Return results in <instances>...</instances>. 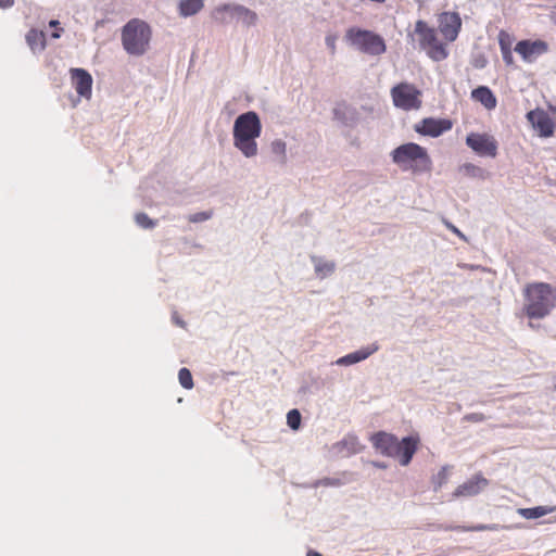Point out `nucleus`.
I'll list each match as a JSON object with an SVG mask.
<instances>
[{"label": "nucleus", "instance_id": "nucleus-1", "mask_svg": "<svg viewBox=\"0 0 556 556\" xmlns=\"http://www.w3.org/2000/svg\"><path fill=\"white\" fill-rule=\"evenodd\" d=\"M372 446L380 454L394 458L401 466H407L420 445V437L412 434L399 440L392 433L379 431L370 437Z\"/></svg>", "mask_w": 556, "mask_h": 556}, {"label": "nucleus", "instance_id": "nucleus-2", "mask_svg": "<svg viewBox=\"0 0 556 556\" xmlns=\"http://www.w3.org/2000/svg\"><path fill=\"white\" fill-rule=\"evenodd\" d=\"M522 311L530 319H542L556 307V289L549 283H527L522 290Z\"/></svg>", "mask_w": 556, "mask_h": 556}, {"label": "nucleus", "instance_id": "nucleus-3", "mask_svg": "<svg viewBox=\"0 0 556 556\" xmlns=\"http://www.w3.org/2000/svg\"><path fill=\"white\" fill-rule=\"evenodd\" d=\"M261 131L262 124L255 112L240 114L233 124V146L245 157L256 156L258 153L256 139L261 136Z\"/></svg>", "mask_w": 556, "mask_h": 556}, {"label": "nucleus", "instance_id": "nucleus-4", "mask_svg": "<svg viewBox=\"0 0 556 556\" xmlns=\"http://www.w3.org/2000/svg\"><path fill=\"white\" fill-rule=\"evenodd\" d=\"M391 157L403 172L424 174L432 170L433 163L427 149L415 142L399 146L391 152Z\"/></svg>", "mask_w": 556, "mask_h": 556}, {"label": "nucleus", "instance_id": "nucleus-5", "mask_svg": "<svg viewBox=\"0 0 556 556\" xmlns=\"http://www.w3.org/2000/svg\"><path fill=\"white\" fill-rule=\"evenodd\" d=\"M151 36V28L146 22L132 18L122 29V43L127 53L142 55L149 49Z\"/></svg>", "mask_w": 556, "mask_h": 556}, {"label": "nucleus", "instance_id": "nucleus-6", "mask_svg": "<svg viewBox=\"0 0 556 556\" xmlns=\"http://www.w3.org/2000/svg\"><path fill=\"white\" fill-rule=\"evenodd\" d=\"M415 34L418 36L420 48L426 51L431 60L440 62L448 56L446 46L439 40L437 30L425 21L419 20L416 22Z\"/></svg>", "mask_w": 556, "mask_h": 556}, {"label": "nucleus", "instance_id": "nucleus-7", "mask_svg": "<svg viewBox=\"0 0 556 556\" xmlns=\"http://www.w3.org/2000/svg\"><path fill=\"white\" fill-rule=\"evenodd\" d=\"M346 39L364 53L379 55L386 51V43L381 36L357 27L349 28Z\"/></svg>", "mask_w": 556, "mask_h": 556}, {"label": "nucleus", "instance_id": "nucleus-8", "mask_svg": "<svg viewBox=\"0 0 556 556\" xmlns=\"http://www.w3.org/2000/svg\"><path fill=\"white\" fill-rule=\"evenodd\" d=\"M391 97L394 106L404 111L419 110L421 108V91L409 83H400L392 87Z\"/></svg>", "mask_w": 556, "mask_h": 556}, {"label": "nucleus", "instance_id": "nucleus-9", "mask_svg": "<svg viewBox=\"0 0 556 556\" xmlns=\"http://www.w3.org/2000/svg\"><path fill=\"white\" fill-rule=\"evenodd\" d=\"M226 13H230L231 17H236L238 22L250 27L254 26L257 22L256 12L241 4H220L216 7L212 12V17L219 24H227L228 18Z\"/></svg>", "mask_w": 556, "mask_h": 556}, {"label": "nucleus", "instance_id": "nucleus-10", "mask_svg": "<svg viewBox=\"0 0 556 556\" xmlns=\"http://www.w3.org/2000/svg\"><path fill=\"white\" fill-rule=\"evenodd\" d=\"M514 51L525 63H534L540 56L549 51V45L542 39H523L515 45Z\"/></svg>", "mask_w": 556, "mask_h": 556}, {"label": "nucleus", "instance_id": "nucleus-11", "mask_svg": "<svg viewBox=\"0 0 556 556\" xmlns=\"http://www.w3.org/2000/svg\"><path fill=\"white\" fill-rule=\"evenodd\" d=\"M466 144L480 156L497 155V141L489 134L470 132L466 138Z\"/></svg>", "mask_w": 556, "mask_h": 556}, {"label": "nucleus", "instance_id": "nucleus-12", "mask_svg": "<svg viewBox=\"0 0 556 556\" xmlns=\"http://www.w3.org/2000/svg\"><path fill=\"white\" fill-rule=\"evenodd\" d=\"M453 124L447 118L427 117L414 125L417 134L437 138L443 132L451 130Z\"/></svg>", "mask_w": 556, "mask_h": 556}, {"label": "nucleus", "instance_id": "nucleus-13", "mask_svg": "<svg viewBox=\"0 0 556 556\" xmlns=\"http://www.w3.org/2000/svg\"><path fill=\"white\" fill-rule=\"evenodd\" d=\"M439 30L450 42L457 39L462 29V18L457 12H443L438 18Z\"/></svg>", "mask_w": 556, "mask_h": 556}, {"label": "nucleus", "instance_id": "nucleus-14", "mask_svg": "<svg viewBox=\"0 0 556 556\" xmlns=\"http://www.w3.org/2000/svg\"><path fill=\"white\" fill-rule=\"evenodd\" d=\"M489 485V480L483 477L482 473H476L470 479L459 484L452 496L454 498L459 497H472L481 493Z\"/></svg>", "mask_w": 556, "mask_h": 556}, {"label": "nucleus", "instance_id": "nucleus-15", "mask_svg": "<svg viewBox=\"0 0 556 556\" xmlns=\"http://www.w3.org/2000/svg\"><path fill=\"white\" fill-rule=\"evenodd\" d=\"M527 119L541 137L548 138L554 135V122L544 110L535 109L528 112Z\"/></svg>", "mask_w": 556, "mask_h": 556}, {"label": "nucleus", "instance_id": "nucleus-16", "mask_svg": "<svg viewBox=\"0 0 556 556\" xmlns=\"http://www.w3.org/2000/svg\"><path fill=\"white\" fill-rule=\"evenodd\" d=\"M72 85L76 92L83 97L89 99L91 97L92 77L84 68H71Z\"/></svg>", "mask_w": 556, "mask_h": 556}, {"label": "nucleus", "instance_id": "nucleus-17", "mask_svg": "<svg viewBox=\"0 0 556 556\" xmlns=\"http://www.w3.org/2000/svg\"><path fill=\"white\" fill-rule=\"evenodd\" d=\"M498 46L502 53V58L504 63L507 66L514 65V55H513V45L515 42V37L507 30L501 29L497 35Z\"/></svg>", "mask_w": 556, "mask_h": 556}, {"label": "nucleus", "instance_id": "nucleus-18", "mask_svg": "<svg viewBox=\"0 0 556 556\" xmlns=\"http://www.w3.org/2000/svg\"><path fill=\"white\" fill-rule=\"evenodd\" d=\"M378 349H379L378 344L372 343L366 348H363L358 351H355L353 353H350V354H346V355L340 357L337 361V364L342 365V366H349V365L356 364V363L362 362V361L366 359L367 357H369L371 354L377 352Z\"/></svg>", "mask_w": 556, "mask_h": 556}, {"label": "nucleus", "instance_id": "nucleus-19", "mask_svg": "<svg viewBox=\"0 0 556 556\" xmlns=\"http://www.w3.org/2000/svg\"><path fill=\"white\" fill-rule=\"evenodd\" d=\"M378 349H379L378 344L372 343L366 348H363L358 351H355L353 353H350V354H346V355L340 357L337 361V364L342 365V366H349V365L356 364V363L362 362V361L366 359L367 357H369L371 354L377 352Z\"/></svg>", "mask_w": 556, "mask_h": 556}, {"label": "nucleus", "instance_id": "nucleus-20", "mask_svg": "<svg viewBox=\"0 0 556 556\" xmlns=\"http://www.w3.org/2000/svg\"><path fill=\"white\" fill-rule=\"evenodd\" d=\"M473 101L481 103L486 110H494L497 105V99L493 91L486 86H479L471 91Z\"/></svg>", "mask_w": 556, "mask_h": 556}, {"label": "nucleus", "instance_id": "nucleus-21", "mask_svg": "<svg viewBox=\"0 0 556 556\" xmlns=\"http://www.w3.org/2000/svg\"><path fill=\"white\" fill-rule=\"evenodd\" d=\"M26 42L34 53L42 52L46 49V34L42 30L31 28L26 34Z\"/></svg>", "mask_w": 556, "mask_h": 556}, {"label": "nucleus", "instance_id": "nucleus-22", "mask_svg": "<svg viewBox=\"0 0 556 556\" xmlns=\"http://www.w3.org/2000/svg\"><path fill=\"white\" fill-rule=\"evenodd\" d=\"M555 510L554 507L549 506H536L532 508H519L517 513L526 519H536L551 514Z\"/></svg>", "mask_w": 556, "mask_h": 556}, {"label": "nucleus", "instance_id": "nucleus-23", "mask_svg": "<svg viewBox=\"0 0 556 556\" xmlns=\"http://www.w3.org/2000/svg\"><path fill=\"white\" fill-rule=\"evenodd\" d=\"M204 4V0H181L179 11L182 16H190L198 13Z\"/></svg>", "mask_w": 556, "mask_h": 556}, {"label": "nucleus", "instance_id": "nucleus-24", "mask_svg": "<svg viewBox=\"0 0 556 556\" xmlns=\"http://www.w3.org/2000/svg\"><path fill=\"white\" fill-rule=\"evenodd\" d=\"M450 467L443 466L438 473L432 477V484L434 490L441 489L448 480Z\"/></svg>", "mask_w": 556, "mask_h": 556}, {"label": "nucleus", "instance_id": "nucleus-25", "mask_svg": "<svg viewBox=\"0 0 556 556\" xmlns=\"http://www.w3.org/2000/svg\"><path fill=\"white\" fill-rule=\"evenodd\" d=\"M270 149L274 154L280 156L282 164L287 162V146L285 141L280 139L274 140L270 144Z\"/></svg>", "mask_w": 556, "mask_h": 556}, {"label": "nucleus", "instance_id": "nucleus-26", "mask_svg": "<svg viewBox=\"0 0 556 556\" xmlns=\"http://www.w3.org/2000/svg\"><path fill=\"white\" fill-rule=\"evenodd\" d=\"M178 379L181 387L185 389H192L193 388V379L190 370L188 368H181L178 372Z\"/></svg>", "mask_w": 556, "mask_h": 556}, {"label": "nucleus", "instance_id": "nucleus-27", "mask_svg": "<svg viewBox=\"0 0 556 556\" xmlns=\"http://www.w3.org/2000/svg\"><path fill=\"white\" fill-rule=\"evenodd\" d=\"M459 170L469 177H482L483 169L475 164L466 163L463 166H460Z\"/></svg>", "mask_w": 556, "mask_h": 556}, {"label": "nucleus", "instance_id": "nucleus-28", "mask_svg": "<svg viewBox=\"0 0 556 556\" xmlns=\"http://www.w3.org/2000/svg\"><path fill=\"white\" fill-rule=\"evenodd\" d=\"M456 529L468 532H478V531H496L498 530V525H476L470 527H457Z\"/></svg>", "mask_w": 556, "mask_h": 556}, {"label": "nucleus", "instance_id": "nucleus-29", "mask_svg": "<svg viewBox=\"0 0 556 556\" xmlns=\"http://www.w3.org/2000/svg\"><path fill=\"white\" fill-rule=\"evenodd\" d=\"M287 424L293 430L299 429V427L301 425V414L298 409H291L287 414Z\"/></svg>", "mask_w": 556, "mask_h": 556}, {"label": "nucleus", "instance_id": "nucleus-30", "mask_svg": "<svg viewBox=\"0 0 556 556\" xmlns=\"http://www.w3.org/2000/svg\"><path fill=\"white\" fill-rule=\"evenodd\" d=\"M135 219L142 228H153L155 226V223L146 213H138Z\"/></svg>", "mask_w": 556, "mask_h": 556}, {"label": "nucleus", "instance_id": "nucleus-31", "mask_svg": "<svg viewBox=\"0 0 556 556\" xmlns=\"http://www.w3.org/2000/svg\"><path fill=\"white\" fill-rule=\"evenodd\" d=\"M212 216H213V211L199 212V213L191 214L188 217V220L190 223H201V222H205V220L210 219Z\"/></svg>", "mask_w": 556, "mask_h": 556}, {"label": "nucleus", "instance_id": "nucleus-32", "mask_svg": "<svg viewBox=\"0 0 556 556\" xmlns=\"http://www.w3.org/2000/svg\"><path fill=\"white\" fill-rule=\"evenodd\" d=\"M463 419L467 422H482L486 417L482 413H470L465 415Z\"/></svg>", "mask_w": 556, "mask_h": 556}, {"label": "nucleus", "instance_id": "nucleus-33", "mask_svg": "<svg viewBox=\"0 0 556 556\" xmlns=\"http://www.w3.org/2000/svg\"><path fill=\"white\" fill-rule=\"evenodd\" d=\"M334 270V265L332 263H324L316 265V271L321 273L323 275L330 274Z\"/></svg>", "mask_w": 556, "mask_h": 556}, {"label": "nucleus", "instance_id": "nucleus-34", "mask_svg": "<svg viewBox=\"0 0 556 556\" xmlns=\"http://www.w3.org/2000/svg\"><path fill=\"white\" fill-rule=\"evenodd\" d=\"M443 224L444 226L451 230L453 233H455L457 237H459L460 239H464L466 240V237L465 235L457 228L455 227L451 222L446 220V219H443Z\"/></svg>", "mask_w": 556, "mask_h": 556}, {"label": "nucleus", "instance_id": "nucleus-35", "mask_svg": "<svg viewBox=\"0 0 556 556\" xmlns=\"http://www.w3.org/2000/svg\"><path fill=\"white\" fill-rule=\"evenodd\" d=\"M336 36L329 35L326 37V45L328 46L332 53L336 52Z\"/></svg>", "mask_w": 556, "mask_h": 556}, {"label": "nucleus", "instance_id": "nucleus-36", "mask_svg": "<svg viewBox=\"0 0 556 556\" xmlns=\"http://www.w3.org/2000/svg\"><path fill=\"white\" fill-rule=\"evenodd\" d=\"M14 4V0H0V8L8 9Z\"/></svg>", "mask_w": 556, "mask_h": 556}, {"label": "nucleus", "instance_id": "nucleus-37", "mask_svg": "<svg viewBox=\"0 0 556 556\" xmlns=\"http://www.w3.org/2000/svg\"><path fill=\"white\" fill-rule=\"evenodd\" d=\"M62 28L56 29L52 33V38H60Z\"/></svg>", "mask_w": 556, "mask_h": 556}, {"label": "nucleus", "instance_id": "nucleus-38", "mask_svg": "<svg viewBox=\"0 0 556 556\" xmlns=\"http://www.w3.org/2000/svg\"><path fill=\"white\" fill-rule=\"evenodd\" d=\"M49 25H50L51 27H56V26H59V21H56V20H52V21H50Z\"/></svg>", "mask_w": 556, "mask_h": 556}, {"label": "nucleus", "instance_id": "nucleus-39", "mask_svg": "<svg viewBox=\"0 0 556 556\" xmlns=\"http://www.w3.org/2000/svg\"><path fill=\"white\" fill-rule=\"evenodd\" d=\"M307 556H321L318 552L309 551Z\"/></svg>", "mask_w": 556, "mask_h": 556}, {"label": "nucleus", "instance_id": "nucleus-40", "mask_svg": "<svg viewBox=\"0 0 556 556\" xmlns=\"http://www.w3.org/2000/svg\"><path fill=\"white\" fill-rule=\"evenodd\" d=\"M226 16L228 18V23L231 22L232 20H236V17L230 16V13H226Z\"/></svg>", "mask_w": 556, "mask_h": 556}, {"label": "nucleus", "instance_id": "nucleus-41", "mask_svg": "<svg viewBox=\"0 0 556 556\" xmlns=\"http://www.w3.org/2000/svg\"><path fill=\"white\" fill-rule=\"evenodd\" d=\"M376 466H377L378 468H384V467H386V466H384V465H382V464H376Z\"/></svg>", "mask_w": 556, "mask_h": 556}, {"label": "nucleus", "instance_id": "nucleus-42", "mask_svg": "<svg viewBox=\"0 0 556 556\" xmlns=\"http://www.w3.org/2000/svg\"><path fill=\"white\" fill-rule=\"evenodd\" d=\"M554 382H555V390H556V372H555V376H554Z\"/></svg>", "mask_w": 556, "mask_h": 556}, {"label": "nucleus", "instance_id": "nucleus-43", "mask_svg": "<svg viewBox=\"0 0 556 556\" xmlns=\"http://www.w3.org/2000/svg\"><path fill=\"white\" fill-rule=\"evenodd\" d=\"M555 23H556V16H555Z\"/></svg>", "mask_w": 556, "mask_h": 556}]
</instances>
